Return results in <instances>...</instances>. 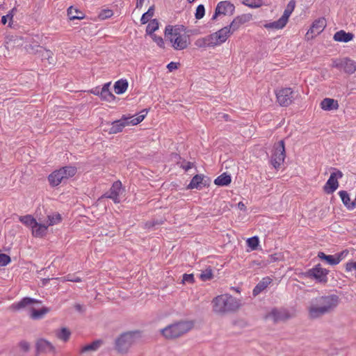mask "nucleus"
Returning a JSON list of instances; mask_svg holds the SVG:
<instances>
[{
  "mask_svg": "<svg viewBox=\"0 0 356 356\" xmlns=\"http://www.w3.org/2000/svg\"><path fill=\"white\" fill-rule=\"evenodd\" d=\"M339 303L337 295L323 296L315 298L309 306V316L312 319L334 310Z\"/></svg>",
  "mask_w": 356,
  "mask_h": 356,
  "instance_id": "1",
  "label": "nucleus"
},
{
  "mask_svg": "<svg viewBox=\"0 0 356 356\" xmlns=\"http://www.w3.org/2000/svg\"><path fill=\"white\" fill-rule=\"evenodd\" d=\"M164 35L175 51H184L188 48L191 41L184 26H167Z\"/></svg>",
  "mask_w": 356,
  "mask_h": 356,
  "instance_id": "2",
  "label": "nucleus"
},
{
  "mask_svg": "<svg viewBox=\"0 0 356 356\" xmlns=\"http://www.w3.org/2000/svg\"><path fill=\"white\" fill-rule=\"evenodd\" d=\"M211 304H213L214 313L220 314L235 312L241 306L238 300L227 294L215 297L213 301H211Z\"/></svg>",
  "mask_w": 356,
  "mask_h": 356,
  "instance_id": "3",
  "label": "nucleus"
},
{
  "mask_svg": "<svg viewBox=\"0 0 356 356\" xmlns=\"http://www.w3.org/2000/svg\"><path fill=\"white\" fill-rule=\"evenodd\" d=\"M193 327L192 321H178L160 330V333L166 339H175L188 332Z\"/></svg>",
  "mask_w": 356,
  "mask_h": 356,
  "instance_id": "4",
  "label": "nucleus"
},
{
  "mask_svg": "<svg viewBox=\"0 0 356 356\" xmlns=\"http://www.w3.org/2000/svg\"><path fill=\"white\" fill-rule=\"evenodd\" d=\"M147 115V111L143 110L140 112V115L134 118L133 116L122 115L121 119L116 120L111 124L108 134H115L122 131L125 127L130 125H137L144 120L145 116Z\"/></svg>",
  "mask_w": 356,
  "mask_h": 356,
  "instance_id": "5",
  "label": "nucleus"
},
{
  "mask_svg": "<svg viewBox=\"0 0 356 356\" xmlns=\"http://www.w3.org/2000/svg\"><path fill=\"white\" fill-rule=\"evenodd\" d=\"M76 173V168L74 166H65L52 172L47 177L49 185L56 186L64 180H67L69 178L74 177Z\"/></svg>",
  "mask_w": 356,
  "mask_h": 356,
  "instance_id": "6",
  "label": "nucleus"
},
{
  "mask_svg": "<svg viewBox=\"0 0 356 356\" xmlns=\"http://www.w3.org/2000/svg\"><path fill=\"white\" fill-rule=\"evenodd\" d=\"M135 342V335L132 332H127L120 335L115 340V350L120 353L125 354Z\"/></svg>",
  "mask_w": 356,
  "mask_h": 356,
  "instance_id": "7",
  "label": "nucleus"
},
{
  "mask_svg": "<svg viewBox=\"0 0 356 356\" xmlns=\"http://www.w3.org/2000/svg\"><path fill=\"white\" fill-rule=\"evenodd\" d=\"M286 159V150L284 149V143L280 140L276 143L273 147L271 156V164L275 169L280 168Z\"/></svg>",
  "mask_w": 356,
  "mask_h": 356,
  "instance_id": "8",
  "label": "nucleus"
},
{
  "mask_svg": "<svg viewBox=\"0 0 356 356\" xmlns=\"http://www.w3.org/2000/svg\"><path fill=\"white\" fill-rule=\"evenodd\" d=\"M276 102L280 106L286 107L291 105L294 100V91L291 88H280L275 92Z\"/></svg>",
  "mask_w": 356,
  "mask_h": 356,
  "instance_id": "9",
  "label": "nucleus"
},
{
  "mask_svg": "<svg viewBox=\"0 0 356 356\" xmlns=\"http://www.w3.org/2000/svg\"><path fill=\"white\" fill-rule=\"evenodd\" d=\"M332 67L343 70L346 74H353L356 71V62L348 58H337L332 62Z\"/></svg>",
  "mask_w": 356,
  "mask_h": 356,
  "instance_id": "10",
  "label": "nucleus"
},
{
  "mask_svg": "<svg viewBox=\"0 0 356 356\" xmlns=\"http://www.w3.org/2000/svg\"><path fill=\"white\" fill-rule=\"evenodd\" d=\"M343 176L341 171L334 170V172L330 174L329 179H327L325 185L323 186L324 192L327 194L333 193L339 186L338 179Z\"/></svg>",
  "mask_w": 356,
  "mask_h": 356,
  "instance_id": "11",
  "label": "nucleus"
},
{
  "mask_svg": "<svg viewBox=\"0 0 356 356\" xmlns=\"http://www.w3.org/2000/svg\"><path fill=\"white\" fill-rule=\"evenodd\" d=\"M234 12H235V6L228 1H222L218 3L211 19H216L220 15H232Z\"/></svg>",
  "mask_w": 356,
  "mask_h": 356,
  "instance_id": "12",
  "label": "nucleus"
},
{
  "mask_svg": "<svg viewBox=\"0 0 356 356\" xmlns=\"http://www.w3.org/2000/svg\"><path fill=\"white\" fill-rule=\"evenodd\" d=\"M293 11V10L292 8H286L285 11H284L282 16L280 17V19L273 22L265 24L264 27L268 29H282L284 26H286L288 22V19Z\"/></svg>",
  "mask_w": 356,
  "mask_h": 356,
  "instance_id": "13",
  "label": "nucleus"
},
{
  "mask_svg": "<svg viewBox=\"0 0 356 356\" xmlns=\"http://www.w3.org/2000/svg\"><path fill=\"white\" fill-rule=\"evenodd\" d=\"M326 27V20L322 17L313 22L311 29L306 33L305 38L307 40H312L321 33L323 32L324 28Z\"/></svg>",
  "mask_w": 356,
  "mask_h": 356,
  "instance_id": "14",
  "label": "nucleus"
},
{
  "mask_svg": "<svg viewBox=\"0 0 356 356\" xmlns=\"http://www.w3.org/2000/svg\"><path fill=\"white\" fill-rule=\"evenodd\" d=\"M233 33L228 26H225L218 31L209 35V36L213 41L214 44L218 46L227 41Z\"/></svg>",
  "mask_w": 356,
  "mask_h": 356,
  "instance_id": "15",
  "label": "nucleus"
},
{
  "mask_svg": "<svg viewBox=\"0 0 356 356\" xmlns=\"http://www.w3.org/2000/svg\"><path fill=\"white\" fill-rule=\"evenodd\" d=\"M122 192V184L120 181H116L113 183L110 191L102 196V198H110L115 204H119L120 195Z\"/></svg>",
  "mask_w": 356,
  "mask_h": 356,
  "instance_id": "16",
  "label": "nucleus"
},
{
  "mask_svg": "<svg viewBox=\"0 0 356 356\" xmlns=\"http://www.w3.org/2000/svg\"><path fill=\"white\" fill-rule=\"evenodd\" d=\"M251 19L252 16L250 14L240 15L234 18L231 24L227 27L229 28V30L232 31V32H235L238 30L241 26L249 22Z\"/></svg>",
  "mask_w": 356,
  "mask_h": 356,
  "instance_id": "17",
  "label": "nucleus"
},
{
  "mask_svg": "<svg viewBox=\"0 0 356 356\" xmlns=\"http://www.w3.org/2000/svg\"><path fill=\"white\" fill-rule=\"evenodd\" d=\"M36 351L41 353H55V348L52 343L44 339H40L35 342Z\"/></svg>",
  "mask_w": 356,
  "mask_h": 356,
  "instance_id": "18",
  "label": "nucleus"
},
{
  "mask_svg": "<svg viewBox=\"0 0 356 356\" xmlns=\"http://www.w3.org/2000/svg\"><path fill=\"white\" fill-rule=\"evenodd\" d=\"M327 270L321 267L320 264L316 265V266L309 270V275L314 277V278L320 282L323 283L327 282Z\"/></svg>",
  "mask_w": 356,
  "mask_h": 356,
  "instance_id": "19",
  "label": "nucleus"
},
{
  "mask_svg": "<svg viewBox=\"0 0 356 356\" xmlns=\"http://www.w3.org/2000/svg\"><path fill=\"white\" fill-rule=\"evenodd\" d=\"M49 226L47 224L36 223L35 225L30 227L32 236L41 238L44 237L47 233V228Z\"/></svg>",
  "mask_w": 356,
  "mask_h": 356,
  "instance_id": "20",
  "label": "nucleus"
},
{
  "mask_svg": "<svg viewBox=\"0 0 356 356\" xmlns=\"http://www.w3.org/2000/svg\"><path fill=\"white\" fill-rule=\"evenodd\" d=\"M290 317L288 313L284 309H273L267 316V318L271 319L275 322L283 321Z\"/></svg>",
  "mask_w": 356,
  "mask_h": 356,
  "instance_id": "21",
  "label": "nucleus"
},
{
  "mask_svg": "<svg viewBox=\"0 0 356 356\" xmlns=\"http://www.w3.org/2000/svg\"><path fill=\"white\" fill-rule=\"evenodd\" d=\"M111 82L106 83L101 88L99 97L101 99L111 103L115 100V96L109 90Z\"/></svg>",
  "mask_w": 356,
  "mask_h": 356,
  "instance_id": "22",
  "label": "nucleus"
},
{
  "mask_svg": "<svg viewBox=\"0 0 356 356\" xmlns=\"http://www.w3.org/2000/svg\"><path fill=\"white\" fill-rule=\"evenodd\" d=\"M321 109L326 111L337 110L339 108L338 101L332 98H324L320 103Z\"/></svg>",
  "mask_w": 356,
  "mask_h": 356,
  "instance_id": "23",
  "label": "nucleus"
},
{
  "mask_svg": "<svg viewBox=\"0 0 356 356\" xmlns=\"http://www.w3.org/2000/svg\"><path fill=\"white\" fill-rule=\"evenodd\" d=\"M339 196L341 200L342 204L348 209V210H353L356 207L355 199L351 200L348 193L345 191H341L338 192Z\"/></svg>",
  "mask_w": 356,
  "mask_h": 356,
  "instance_id": "24",
  "label": "nucleus"
},
{
  "mask_svg": "<svg viewBox=\"0 0 356 356\" xmlns=\"http://www.w3.org/2000/svg\"><path fill=\"white\" fill-rule=\"evenodd\" d=\"M353 34L352 33L346 32L343 30L335 32L334 35V40L342 42H348L352 41L353 39Z\"/></svg>",
  "mask_w": 356,
  "mask_h": 356,
  "instance_id": "25",
  "label": "nucleus"
},
{
  "mask_svg": "<svg viewBox=\"0 0 356 356\" xmlns=\"http://www.w3.org/2000/svg\"><path fill=\"white\" fill-rule=\"evenodd\" d=\"M271 282L272 279L268 277H265L262 278V280L258 282L257 286H254L253 289V296H258L259 293H261V291L265 290L266 288H267L270 283Z\"/></svg>",
  "mask_w": 356,
  "mask_h": 356,
  "instance_id": "26",
  "label": "nucleus"
},
{
  "mask_svg": "<svg viewBox=\"0 0 356 356\" xmlns=\"http://www.w3.org/2000/svg\"><path fill=\"white\" fill-rule=\"evenodd\" d=\"M71 334V331L65 327L54 330V335H56V338L64 343L69 341Z\"/></svg>",
  "mask_w": 356,
  "mask_h": 356,
  "instance_id": "27",
  "label": "nucleus"
},
{
  "mask_svg": "<svg viewBox=\"0 0 356 356\" xmlns=\"http://www.w3.org/2000/svg\"><path fill=\"white\" fill-rule=\"evenodd\" d=\"M195 45L197 48L214 47L217 46L209 35L197 39L195 42Z\"/></svg>",
  "mask_w": 356,
  "mask_h": 356,
  "instance_id": "28",
  "label": "nucleus"
},
{
  "mask_svg": "<svg viewBox=\"0 0 356 356\" xmlns=\"http://www.w3.org/2000/svg\"><path fill=\"white\" fill-rule=\"evenodd\" d=\"M67 16L70 20L83 19L86 17V15L82 11L79 10L73 6L67 8Z\"/></svg>",
  "mask_w": 356,
  "mask_h": 356,
  "instance_id": "29",
  "label": "nucleus"
},
{
  "mask_svg": "<svg viewBox=\"0 0 356 356\" xmlns=\"http://www.w3.org/2000/svg\"><path fill=\"white\" fill-rule=\"evenodd\" d=\"M38 302H39V301L35 300L34 299H32L31 298H24L21 301H19L17 303H13L12 305V306H10V309H12L13 310H19L22 308H24V307H26L29 305L38 303Z\"/></svg>",
  "mask_w": 356,
  "mask_h": 356,
  "instance_id": "30",
  "label": "nucleus"
},
{
  "mask_svg": "<svg viewBox=\"0 0 356 356\" xmlns=\"http://www.w3.org/2000/svg\"><path fill=\"white\" fill-rule=\"evenodd\" d=\"M203 175H196L193 177L191 181L189 182V184L187 186L188 189H200L202 188V181H203Z\"/></svg>",
  "mask_w": 356,
  "mask_h": 356,
  "instance_id": "31",
  "label": "nucleus"
},
{
  "mask_svg": "<svg viewBox=\"0 0 356 356\" xmlns=\"http://www.w3.org/2000/svg\"><path fill=\"white\" fill-rule=\"evenodd\" d=\"M18 220H19L22 224L24 225L25 227L29 228L35 225V224L38 222L36 221L35 218L31 215L18 216Z\"/></svg>",
  "mask_w": 356,
  "mask_h": 356,
  "instance_id": "32",
  "label": "nucleus"
},
{
  "mask_svg": "<svg viewBox=\"0 0 356 356\" xmlns=\"http://www.w3.org/2000/svg\"><path fill=\"white\" fill-rule=\"evenodd\" d=\"M128 82L126 79H120L115 83V92L118 95H122L127 91Z\"/></svg>",
  "mask_w": 356,
  "mask_h": 356,
  "instance_id": "33",
  "label": "nucleus"
},
{
  "mask_svg": "<svg viewBox=\"0 0 356 356\" xmlns=\"http://www.w3.org/2000/svg\"><path fill=\"white\" fill-rule=\"evenodd\" d=\"M317 257H318L319 259L325 261L326 263L330 266H336L339 263L334 255H327L323 252H319L318 254H317Z\"/></svg>",
  "mask_w": 356,
  "mask_h": 356,
  "instance_id": "34",
  "label": "nucleus"
},
{
  "mask_svg": "<svg viewBox=\"0 0 356 356\" xmlns=\"http://www.w3.org/2000/svg\"><path fill=\"white\" fill-rule=\"evenodd\" d=\"M47 225L54 226V225L60 224L62 221L61 215L58 213H54L51 215H47Z\"/></svg>",
  "mask_w": 356,
  "mask_h": 356,
  "instance_id": "35",
  "label": "nucleus"
},
{
  "mask_svg": "<svg viewBox=\"0 0 356 356\" xmlns=\"http://www.w3.org/2000/svg\"><path fill=\"white\" fill-rule=\"evenodd\" d=\"M232 181V178L227 174H221L216 179H214V184L217 186H228Z\"/></svg>",
  "mask_w": 356,
  "mask_h": 356,
  "instance_id": "36",
  "label": "nucleus"
},
{
  "mask_svg": "<svg viewBox=\"0 0 356 356\" xmlns=\"http://www.w3.org/2000/svg\"><path fill=\"white\" fill-rule=\"evenodd\" d=\"M49 312V309L46 307H43L42 309H32L31 310V319H41Z\"/></svg>",
  "mask_w": 356,
  "mask_h": 356,
  "instance_id": "37",
  "label": "nucleus"
},
{
  "mask_svg": "<svg viewBox=\"0 0 356 356\" xmlns=\"http://www.w3.org/2000/svg\"><path fill=\"white\" fill-rule=\"evenodd\" d=\"M101 344V341H95L88 345L83 346L81 348V350H80V353H85L89 351H97V350L100 347Z\"/></svg>",
  "mask_w": 356,
  "mask_h": 356,
  "instance_id": "38",
  "label": "nucleus"
},
{
  "mask_svg": "<svg viewBox=\"0 0 356 356\" xmlns=\"http://www.w3.org/2000/svg\"><path fill=\"white\" fill-rule=\"evenodd\" d=\"M159 24L156 19H152L149 22L147 29H145V33L147 35L154 34V32L159 30Z\"/></svg>",
  "mask_w": 356,
  "mask_h": 356,
  "instance_id": "39",
  "label": "nucleus"
},
{
  "mask_svg": "<svg viewBox=\"0 0 356 356\" xmlns=\"http://www.w3.org/2000/svg\"><path fill=\"white\" fill-rule=\"evenodd\" d=\"M153 15L154 8L153 6H151L148 8L147 12L142 15V17L140 18L141 24H145L148 23V22H150V19L152 17Z\"/></svg>",
  "mask_w": 356,
  "mask_h": 356,
  "instance_id": "40",
  "label": "nucleus"
},
{
  "mask_svg": "<svg viewBox=\"0 0 356 356\" xmlns=\"http://www.w3.org/2000/svg\"><path fill=\"white\" fill-rule=\"evenodd\" d=\"M243 3L250 8H258L263 5L261 0H245Z\"/></svg>",
  "mask_w": 356,
  "mask_h": 356,
  "instance_id": "41",
  "label": "nucleus"
},
{
  "mask_svg": "<svg viewBox=\"0 0 356 356\" xmlns=\"http://www.w3.org/2000/svg\"><path fill=\"white\" fill-rule=\"evenodd\" d=\"M246 243L248 247L250 248L251 250H255L259 245V238L257 236L247 238Z\"/></svg>",
  "mask_w": 356,
  "mask_h": 356,
  "instance_id": "42",
  "label": "nucleus"
},
{
  "mask_svg": "<svg viewBox=\"0 0 356 356\" xmlns=\"http://www.w3.org/2000/svg\"><path fill=\"white\" fill-rule=\"evenodd\" d=\"M56 280H61L63 282H81L82 279L76 277L74 275L68 274L65 277H57Z\"/></svg>",
  "mask_w": 356,
  "mask_h": 356,
  "instance_id": "43",
  "label": "nucleus"
},
{
  "mask_svg": "<svg viewBox=\"0 0 356 356\" xmlns=\"http://www.w3.org/2000/svg\"><path fill=\"white\" fill-rule=\"evenodd\" d=\"M113 15V11L110 8H105L100 11L98 14V19L100 20H105L106 19L111 17Z\"/></svg>",
  "mask_w": 356,
  "mask_h": 356,
  "instance_id": "44",
  "label": "nucleus"
},
{
  "mask_svg": "<svg viewBox=\"0 0 356 356\" xmlns=\"http://www.w3.org/2000/svg\"><path fill=\"white\" fill-rule=\"evenodd\" d=\"M200 280L203 281L209 280L212 278V271L211 268H207L200 274Z\"/></svg>",
  "mask_w": 356,
  "mask_h": 356,
  "instance_id": "45",
  "label": "nucleus"
},
{
  "mask_svg": "<svg viewBox=\"0 0 356 356\" xmlns=\"http://www.w3.org/2000/svg\"><path fill=\"white\" fill-rule=\"evenodd\" d=\"M151 37L152 40L155 42L156 44L161 48H164V42L162 37L156 35L155 34L148 35Z\"/></svg>",
  "mask_w": 356,
  "mask_h": 356,
  "instance_id": "46",
  "label": "nucleus"
},
{
  "mask_svg": "<svg viewBox=\"0 0 356 356\" xmlns=\"http://www.w3.org/2000/svg\"><path fill=\"white\" fill-rule=\"evenodd\" d=\"M204 15V7L203 5L200 4L196 8L195 17L196 19H201L203 18Z\"/></svg>",
  "mask_w": 356,
  "mask_h": 356,
  "instance_id": "47",
  "label": "nucleus"
},
{
  "mask_svg": "<svg viewBox=\"0 0 356 356\" xmlns=\"http://www.w3.org/2000/svg\"><path fill=\"white\" fill-rule=\"evenodd\" d=\"M10 262V256L5 253H0V266H4Z\"/></svg>",
  "mask_w": 356,
  "mask_h": 356,
  "instance_id": "48",
  "label": "nucleus"
},
{
  "mask_svg": "<svg viewBox=\"0 0 356 356\" xmlns=\"http://www.w3.org/2000/svg\"><path fill=\"white\" fill-rule=\"evenodd\" d=\"M182 283H194L195 282V277H193V274H184L182 275Z\"/></svg>",
  "mask_w": 356,
  "mask_h": 356,
  "instance_id": "49",
  "label": "nucleus"
},
{
  "mask_svg": "<svg viewBox=\"0 0 356 356\" xmlns=\"http://www.w3.org/2000/svg\"><path fill=\"white\" fill-rule=\"evenodd\" d=\"M349 251L348 250H345L339 253L335 254L334 256L338 260L339 263L345 259V258L348 255Z\"/></svg>",
  "mask_w": 356,
  "mask_h": 356,
  "instance_id": "50",
  "label": "nucleus"
},
{
  "mask_svg": "<svg viewBox=\"0 0 356 356\" xmlns=\"http://www.w3.org/2000/svg\"><path fill=\"white\" fill-rule=\"evenodd\" d=\"M353 270L356 271V262L355 261H349V262L346 263L345 271L346 272H352Z\"/></svg>",
  "mask_w": 356,
  "mask_h": 356,
  "instance_id": "51",
  "label": "nucleus"
},
{
  "mask_svg": "<svg viewBox=\"0 0 356 356\" xmlns=\"http://www.w3.org/2000/svg\"><path fill=\"white\" fill-rule=\"evenodd\" d=\"M178 63L176 62L171 61L168 65H167V68H168L170 72H172L178 68Z\"/></svg>",
  "mask_w": 356,
  "mask_h": 356,
  "instance_id": "52",
  "label": "nucleus"
},
{
  "mask_svg": "<svg viewBox=\"0 0 356 356\" xmlns=\"http://www.w3.org/2000/svg\"><path fill=\"white\" fill-rule=\"evenodd\" d=\"M19 347L22 349V350H23L24 352H28L29 350V344L26 341L20 342Z\"/></svg>",
  "mask_w": 356,
  "mask_h": 356,
  "instance_id": "53",
  "label": "nucleus"
},
{
  "mask_svg": "<svg viewBox=\"0 0 356 356\" xmlns=\"http://www.w3.org/2000/svg\"><path fill=\"white\" fill-rule=\"evenodd\" d=\"M100 91H101V89H99L98 88H94L92 89H90L88 91V92L90 93V94H93L95 95L99 96L100 95Z\"/></svg>",
  "mask_w": 356,
  "mask_h": 356,
  "instance_id": "54",
  "label": "nucleus"
},
{
  "mask_svg": "<svg viewBox=\"0 0 356 356\" xmlns=\"http://www.w3.org/2000/svg\"><path fill=\"white\" fill-rule=\"evenodd\" d=\"M193 167V163L190 161H188L185 163V165H182V168L184 169L186 172H188Z\"/></svg>",
  "mask_w": 356,
  "mask_h": 356,
  "instance_id": "55",
  "label": "nucleus"
},
{
  "mask_svg": "<svg viewBox=\"0 0 356 356\" xmlns=\"http://www.w3.org/2000/svg\"><path fill=\"white\" fill-rule=\"evenodd\" d=\"M146 0H137L136 8L140 9L142 8V6L144 5V2Z\"/></svg>",
  "mask_w": 356,
  "mask_h": 356,
  "instance_id": "56",
  "label": "nucleus"
},
{
  "mask_svg": "<svg viewBox=\"0 0 356 356\" xmlns=\"http://www.w3.org/2000/svg\"><path fill=\"white\" fill-rule=\"evenodd\" d=\"M10 15H7L6 16H3L1 17V23L2 24H6V22H7V18L9 17Z\"/></svg>",
  "mask_w": 356,
  "mask_h": 356,
  "instance_id": "57",
  "label": "nucleus"
},
{
  "mask_svg": "<svg viewBox=\"0 0 356 356\" xmlns=\"http://www.w3.org/2000/svg\"><path fill=\"white\" fill-rule=\"evenodd\" d=\"M295 3L293 0H291L289 3H288L287 8H289V9L293 8L294 9Z\"/></svg>",
  "mask_w": 356,
  "mask_h": 356,
  "instance_id": "58",
  "label": "nucleus"
},
{
  "mask_svg": "<svg viewBox=\"0 0 356 356\" xmlns=\"http://www.w3.org/2000/svg\"><path fill=\"white\" fill-rule=\"evenodd\" d=\"M74 307H75L76 310H77V311L82 310V306L79 304H76Z\"/></svg>",
  "mask_w": 356,
  "mask_h": 356,
  "instance_id": "59",
  "label": "nucleus"
},
{
  "mask_svg": "<svg viewBox=\"0 0 356 356\" xmlns=\"http://www.w3.org/2000/svg\"><path fill=\"white\" fill-rule=\"evenodd\" d=\"M238 208L241 209H244L245 208V206L244 205V204L242 202H240L238 203Z\"/></svg>",
  "mask_w": 356,
  "mask_h": 356,
  "instance_id": "60",
  "label": "nucleus"
},
{
  "mask_svg": "<svg viewBox=\"0 0 356 356\" xmlns=\"http://www.w3.org/2000/svg\"><path fill=\"white\" fill-rule=\"evenodd\" d=\"M187 1H188V3H191L194 2L195 0H187Z\"/></svg>",
  "mask_w": 356,
  "mask_h": 356,
  "instance_id": "61",
  "label": "nucleus"
},
{
  "mask_svg": "<svg viewBox=\"0 0 356 356\" xmlns=\"http://www.w3.org/2000/svg\"><path fill=\"white\" fill-rule=\"evenodd\" d=\"M47 54H51V51H50L49 50H47Z\"/></svg>",
  "mask_w": 356,
  "mask_h": 356,
  "instance_id": "62",
  "label": "nucleus"
},
{
  "mask_svg": "<svg viewBox=\"0 0 356 356\" xmlns=\"http://www.w3.org/2000/svg\"><path fill=\"white\" fill-rule=\"evenodd\" d=\"M225 118H228V115H224Z\"/></svg>",
  "mask_w": 356,
  "mask_h": 356,
  "instance_id": "63",
  "label": "nucleus"
},
{
  "mask_svg": "<svg viewBox=\"0 0 356 356\" xmlns=\"http://www.w3.org/2000/svg\"><path fill=\"white\" fill-rule=\"evenodd\" d=\"M355 203H356V195H355Z\"/></svg>",
  "mask_w": 356,
  "mask_h": 356,
  "instance_id": "64",
  "label": "nucleus"
}]
</instances>
